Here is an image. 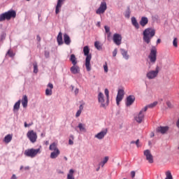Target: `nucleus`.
Returning a JSON list of instances; mask_svg holds the SVG:
<instances>
[{"label": "nucleus", "instance_id": "f257e3e1", "mask_svg": "<svg viewBox=\"0 0 179 179\" xmlns=\"http://www.w3.org/2000/svg\"><path fill=\"white\" fill-rule=\"evenodd\" d=\"M156 34V30H155L152 28H147L145 29L143 32V40L147 44H149L150 43V41L153 37H155V35Z\"/></svg>", "mask_w": 179, "mask_h": 179}, {"label": "nucleus", "instance_id": "f03ea898", "mask_svg": "<svg viewBox=\"0 0 179 179\" xmlns=\"http://www.w3.org/2000/svg\"><path fill=\"white\" fill-rule=\"evenodd\" d=\"M84 55L86 57L85 59V67L87 72L92 71V65H90V61H92V54H90V49L89 46H85L83 48Z\"/></svg>", "mask_w": 179, "mask_h": 179}, {"label": "nucleus", "instance_id": "7ed1b4c3", "mask_svg": "<svg viewBox=\"0 0 179 179\" xmlns=\"http://www.w3.org/2000/svg\"><path fill=\"white\" fill-rule=\"evenodd\" d=\"M105 95L106 96V100L104 99V94L103 93L99 92L98 94L99 103H101V107H106L110 103V92L108 89H105Z\"/></svg>", "mask_w": 179, "mask_h": 179}, {"label": "nucleus", "instance_id": "20e7f679", "mask_svg": "<svg viewBox=\"0 0 179 179\" xmlns=\"http://www.w3.org/2000/svg\"><path fill=\"white\" fill-rule=\"evenodd\" d=\"M15 17H16V11L10 10L0 15V22L10 20V19H15Z\"/></svg>", "mask_w": 179, "mask_h": 179}, {"label": "nucleus", "instance_id": "39448f33", "mask_svg": "<svg viewBox=\"0 0 179 179\" xmlns=\"http://www.w3.org/2000/svg\"><path fill=\"white\" fill-rule=\"evenodd\" d=\"M49 150L52 151L50 154V159H57V156H59L61 152L58 149V144L57 143H52L49 147Z\"/></svg>", "mask_w": 179, "mask_h": 179}, {"label": "nucleus", "instance_id": "423d86ee", "mask_svg": "<svg viewBox=\"0 0 179 179\" xmlns=\"http://www.w3.org/2000/svg\"><path fill=\"white\" fill-rule=\"evenodd\" d=\"M148 58L151 64H155L156 62V60L157 59V48H156V46L151 47Z\"/></svg>", "mask_w": 179, "mask_h": 179}, {"label": "nucleus", "instance_id": "0eeeda50", "mask_svg": "<svg viewBox=\"0 0 179 179\" xmlns=\"http://www.w3.org/2000/svg\"><path fill=\"white\" fill-rule=\"evenodd\" d=\"M148 111V107H145L143 108L134 117L135 121L138 124H141L144 118H145V113Z\"/></svg>", "mask_w": 179, "mask_h": 179}, {"label": "nucleus", "instance_id": "6e6552de", "mask_svg": "<svg viewBox=\"0 0 179 179\" xmlns=\"http://www.w3.org/2000/svg\"><path fill=\"white\" fill-rule=\"evenodd\" d=\"M40 153V148L38 149H34V148H31L25 150L24 155L25 156H27V157H36L37 155Z\"/></svg>", "mask_w": 179, "mask_h": 179}, {"label": "nucleus", "instance_id": "1a4fd4ad", "mask_svg": "<svg viewBox=\"0 0 179 179\" xmlns=\"http://www.w3.org/2000/svg\"><path fill=\"white\" fill-rule=\"evenodd\" d=\"M27 136L31 143H36V142H37V133L34 130H29L27 133Z\"/></svg>", "mask_w": 179, "mask_h": 179}, {"label": "nucleus", "instance_id": "9d476101", "mask_svg": "<svg viewBox=\"0 0 179 179\" xmlns=\"http://www.w3.org/2000/svg\"><path fill=\"white\" fill-rule=\"evenodd\" d=\"M158 75L159 66H157L155 71H150L149 72H148L146 74V77L148 78V79H155V78H157Z\"/></svg>", "mask_w": 179, "mask_h": 179}, {"label": "nucleus", "instance_id": "9b49d317", "mask_svg": "<svg viewBox=\"0 0 179 179\" xmlns=\"http://www.w3.org/2000/svg\"><path fill=\"white\" fill-rule=\"evenodd\" d=\"M106 10H107V3L103 1L101 3V5L99 7V8L96 10V15H101L104 13Z\"/></svg>", "mask_w": 179, "mask_h": 179}, {"label": "nucleus", "instance_id": "f8f14e48", "mask_svg": "<svg viewBox=\"0 0 179 179\" xmlns=\"http://www.w3.org/2000/svg\"><path fill=\"white\" fill-rule=\"evenodd\" d=\"M125 94V92L124 90L120 89L117 92V95L116 97V103L117 106H120V102L122 101V99H124V96Z\"/></svg>", "mask_w": 179, "mask_h": 179}, {"label": "nucleus", "instance_id": "ddd939ff", "mask_svg": "<svg viewBox=\"0 0 179 179\" xmlns=\"http://www.w3.org/2000/svg\"><path fill=\"white\" fill-rule=\"evenodd\" d=\"M169 129L170 127H169V126H160L156 129V131L158 132V134H162V135H164V134H167Z\"/></svg>", "mask_w": 179, "mask_h": 179}, {"label": "nucleus", "instance_id": "4468645a", "mask_svg": "<svg viewBox=\"0 0 179 179\" xmlns=\"http://www.w3.org/2000/svg\"><path fill=\"white\" fill-rule=\"evenodd\" d=\"M144 156H145L146 160H148V163H153V155H152V152H150V150H145L144 151Z\"/></svg>", "mask_w": 179, "mask_h": 179}, {"label": "nucleus", "instance_id": "2eb2a0df", "mask_svg": "<svg viewBox=\"0 0 179 179\" xmlns=\"http://www.w3.org/2000/svg\"><path fill=\"white\" fill-rule=\"evenodd\" d=\"M122 41V36L120 34H115L113 35V42L116 45H120L121 41Z\"/></svg>", "mask_w": 179, "mask_h": 179}, {"label": "nucleus", "instance_id": "dca6fc26", "mask_svg": "<svg viewBox=\"0 0 179 179\" xmlns=\"http://www.w3.org/2000/svg\"><path fill=\"white\" fill-rule=\"evenodd\" d=\"M48 88L45 90V96H52V89H54V85L49 83L48 84Z\"/></svg>", "mask_w": 179, "mask_h": 179}, {"label": "nucleus", "instance_id": "f3484780", "mask_svg": "<svg viewBox=\"0 0 179 179\" xmlns=\"http://www.w3.org/2000/svg\"><path fill=\"white\" fill-rule=\"evenodd\" d=\"M134 101H135V96L129 95L127 98L126 106H127V107H129V106H132V104H134Z\"/></svg>", "mask_w": 179, "mask_h": 179}, {"label": "nucleus", "instance_id": "a211bd4d", "mask_svg": "<svg viewBox=\"0 0 179 179\" xmlns=\"http://www.w3.org/2000/svg\"><path fill=\"white\" fill-rule=\"evenodd\" d=\"M107 135V129L100 131L96 135H95V138L97 139H103Z\"/></svg>", "mask_w": 179, "mask_h": 179}, {"label": "nucleus", "instance_id": "6ab92c4d", "mask_svg": "<svg viewBox=\"0 0 179 179\" xmlns=\"http://www.w3.org/2000/svg\"><path fill=\"white\" fill-rule=\"evenodd\" d=\"M64 2H65V0H58L55 9L56 15H58V13H59V10L62 7V3H64Z\"/></svg>", "mask_w": 179, "mask_h": 179}, {"label": "nucleus", "instance_id": "aec40b11", "mask_svg": "<svg viewBox=\"0 0 179 179\" xmlns=\"http://www.w3.org/2000/svg\"><path fill=\"white\" fill-rule=\"evenodd\" d=\"M149 23V20L146 17H142L141 20L140 21V24L142 26V27H145L146 24Z\"/></svg>", "mask_w": 179, "mask_h": 179}, {"label": "nucleus", "instance_id": "412c9836", "mask_svg": "<svg viewBox=\"0 0 179 179\" xmlns=\"http://www.w3.org/2000/svg\"><path fill=\"white\" fill-rule=\"evenodd\" d=\"M71 72L73 73V75H76V73H79L80 72V69L78 66L73 65L71 68Z\"/></svg>", "mask_w": 179, "mask_h": 179}, {"label": "nucleus", "instance_id": "4be33fe9", "mask_svg": "<svg viewBox=\"0 0 179 179\" xmlns=\"http://www.w3.org/2000/svg\"><path fill=\"white\" fill-rule=\"evenodd\" d=\"M21 103L24 108H26V107H27V103H29V99L26 95L23 96Z\"/></svg>", "mask_w": 179, "mask_h": 179}, {"label": "nucleus", "instance_id": "5701e85b", "mask_svg": "<svg viewBox=\"0 0 179 179\" xmlns=\"http://www.w3.org/2000/svg\"><path fill=\"white\" fill-rule=\"evenodd\" d=\"M13 138V135L8 134L4 137L3 142H5V143H9L12 141Z\"/></svg>", "mask_w": 179, "mask_h": 179}, {"label": "nucleus", "instance_id": "b1692460", "mask_svg": "<svg viewBox=\"0 0 179 179\" xmlns=\"http://www.w3.org/2000/svg\"><path fill=\"white\" fill-rule=\"evenodd\" d=\"M57 40L59 45H62V44H64V41H62V32L59 33Z\"/></svg>", "mask_w": 179, "mask_h": 179}, {"label": "nucleus", "instance_id": "393cba45", "mask_svg": "<svg viewBox=\"0 0 179 179\" xmlns=\"http://www.w3.org/2000/svg\"><path fill=\"white\" fill-rule=\"evenodd\" d=\"M64 41L66 44V45H69V44H71V38L66 34L64 35Z\"/></svg>", "mask_w": 179, "mask_h": 179}, {"label": "nucleus", "instance_id": "a878e982", "mask_svg": "<svg viewBox=\"0 0 179 179\" xmlns=\"http://www.w3.org/2000/svg\"><path fill=\"white\" fill-rule=\"evenodd\" d=\"M131 23L136 29H139V23H138V21L136 20V18L134 17H131Z\"/></svg>", "mask_w": 179, "mask_h": 179}, {"label": "nucleus", "instance_id": "bb28decb", "mask_svg": "<svg viewBox=\"0 0 179 179\" xmlns=\"http://www.w3.org/2000/svg\"><path fill=\"white\" fill-rule=\"evenodd\" d=\"M19 108H20V100L17 101L13 106V111L16 113V111H19Z\"/></svg>", "mask_w": 179, "mask_h": 179}, {"label": "nucleus", "instance_id": "cd10ccee", "mask_svg": "<svg viewBox=\"0 0 179 179\" xmlns=\"http://www.w3.org/2000/svg\"><path fill=\"white\" fill-rule=\"evenodd\" d=\"M70 61L73 65H76V64H78V61H76V57L73 54L71 55Z\"/></svg>", "mask_w": 179, "mask_h": 179}, {"label": "nucleus", "instance_id": "c85d7f7f", "mask_svg": "<svg viewBox=\"0 0 179 179\" xmlns=\"http://www.w3.org/2000/svg\"><path fill=\"white\" fill-rule=\"evenodd\" d=\"M121 53L124 59H129V55H128V52L127 51H125V50L122 49Z\"/></svg>", "mask_w": 179, "mask_h": 179}, {"label": "nucleus", "instance_id": "c756f323", "mask_svg": "<svg viewBox=\"0 0 179 179\" xmlns=\"http://www.w3.org/2000/svg\"><path fill=\"white\" fill-rule=\"evenodd\" d=\"M73 173H75L73 169H70L69 173L67 175V179H75V176H73Z\"/></svg>", "mask_w": 179, "mask_h": 179}, {"label": "nucleus", "instance_id": "7c9ffc66", "mask_svg": "<svg viewBox=\"0 0 179 179\" xmlns=\"http://www.w3.org/2000/svg\"><path fill=\"white\" fill-rule=\"evenodd\" d=\"M158 102L157 101H155L152 103H150V105L145 106L147 107V110L148 108H153L154 107H156V106H157Z\"/></svg>", "mask_w": 179, "mask_h": 179}, {"label": "nucleus", "instance_id": "2f4dec72", "mask_svg": "<svg viewBox=\"0 0 179 179\" xmlns=\"http://www.w3.org/2000/svg\"><path fill=\"white\" fill-rule=\"evenodd\" d=\"M108 162V157H105L103 160L99 164L101 167H104V164Z\"/></svg>", "mask_w": 179, "mask_h": 179}, {"label": "nucleus", "instance_id": "473e14b6", "mask_svg": "<svg viewBox=\"0 0 179 179\" xmlns=\"http://www.w3.org/2000/svg\"><path fill=\"white\" fill-rule=\"evenodd\" d=\"M34 73H37L38 72V66L37 65V62H34Z\"/></svg>", "mask_w": 179, "mask_h": 179}, {"label": "nucleus", "instance_id": "72a5a7b5", "mask_svg": "<svg viewBox=\"0 0 179 179\" xmlns=\"http://www.w3.org/2000/svg\"><path fill=\"white\" fill-rule=\"evenodd\" d=\"M173 45L176 48H177V47H178V39L177 38H174V39L173 41Z\"/></svg>", "mask_w": 179, "mask_h": 179}, {"label": "nucleus", "instance_id": "f704fd0d", "mask_svg": "<svg viewBox=\"0 0 179 179\" xmlns=\"http://www.w3.org/2000/svg\"><path fill=\"white\" fill-rule=\"evenodd\" d=\"M94 47L97 49V50H101V45H100V42H99V41H96L95 43H94Z\"/></svg>", "mask_w": 179, "mask_h": 179}, {"label": "nucleus", "instance_id": "c9c22d12", "mask_svg": "<svg viewBox=\"0 0 179 179\" xmlns=\"http://www.w3.org/2000/svg\"><path fill=\"white\" fill-rule=\"evenodd\" d=\"M78 128H79L80 131H86V129L85 128V124H83L82 123L78 124Z\"/></svg>", "mask_w": 179, "mask_h": 179}, {"label": "nucleus", "instance_id": "e433bc0d", "mask_svg": "<svg viewBox=\"0 0 179 179\" xmlns=\"http://www.w3.org/2000/svg\"><path fill=\"white\" fill-rule=\"evenodd\" d=\"M106 33H108V37H110V36H111V32H110V27L105 26L104 27Z\"/></svg>", "mask_w": 179, "mask_h": 179}, {"label": "nucleus", "instance_id": "4c0bfd02", "mask_svg": "<svg viewBox=\"0 0 179 179\" xmlns=\"http://www.w3.org/2000/svg\"><path fill=\"white\" fill-rule=\"evenodd\" d=\"M7 55H9V57H15V53H13V51L9 50L7 52Z\"/></svg>", "mask_w": 179, "mask_h": 179}, {"label": "nucleus", "instance_id": "58836bf2", "mask_svg": "<svg viewBox=\"0 0 179 179\" xmlns=\"http://www.w3.org/2000/svg\"><path fill=\"white\" fill-rule=\"evenodd\" d=\"M103 69H104V72H106V73H107V72H108V66H107V63H106L103 65Z\"/></svg>", "mask_w": 179, "mask_h": 179}, {"label": "nucleus", "instance_id": "ea45409f", "mask_svg": "<svg viewBox=\"0 0 179 179\" xmlns=\"http://www.w3.org/2000/svg\"><path fill=\"white\" fill-rule=\"evenodd\" d=\"M80 114H82V110H78L76 114V117H80Z\"/></svg>", "mask_w": 179, "mask_h": 179}, {"label": "nucleus", "instance_id": "a19ab883", "mask_svg": "<svg viewBox=\"0 0 179 179\" xmlns=\"http://www.w3.org/2000/svg\"><path fill=\"white\" fill-rule=\"evenodd\" d=\"M135 176H136V172H135V171H132L131 172V178H135Z\"/></svg>", "mask_w": 179, "mask_h": 179}, {"label": "nucleus", "instance_id": "79ce46f5", "mask_svg": "<svg viewBox=\"0 0 179 179\" xmlns=\"http://www.w3.org/2000/svg\"><path fill=\"white\" fill-rule=\"evenodd\" d=\"M117 49H115L113 52V57H117Z\"/></svg>", "mask_w": 179, "mask_h": 179}, {"label": "nucleus", "instance_id": "37998d69", "mask_svg": "<svg viewBox=\"0 0 179 179\" xmlns=\"http://www.w3.org/2000/svg\"><path fill=\"white\" fill-rule=\"evenodd\" d=\"M33 124V122H31V123H30V124H27V122H24V127H25V128H27V127H31V125Z\"/></svg>", "mask_w": 179, "mask_h": 179}, {"label": "nucleus", "instance_id": "c03bdc74", "mask_svg": "<svg viewBox=\"0 0 179 179\" xmlns=\"http://www.w3.org/2000/svg\"><path fill=\"white\" fill-rule=\"evenodd\" d=\"M45 58H48V57H50V52L48 51H45Z\"/></svg>", "mask_w": 179, "mask_h": 179}, {"label": "nucleus", "instance_id": "a18cd8bd", "mask_svg": "<svg viewBox=\"0 0 179 179\" xmlns=\"http://www.w3.org/2000/svg\"><path fill=\"white\" fill-rule=\"evenodd\" d=\"M166 106H168L169 108H171V103L170 101L166 102Z\"/></svg>", "mask_w": 179, "mask_h": 179}, {"label": "nucleus", "instance_id": "49530a36", "mask_svg": "<svg viewBox=\"0 0 179 179\" xmlns=\"http://www.w3.org/2000/svg\"><path fill=\"white\" fill-rule=\"evenodd\" d=\"M136 145L137 148H139L141 146V145H139V139L136 140Z\"/></svg>", "mask_w": 179, "mask_h": 179}, {"label": "nucleus", "instance_id": "de8ad7c7", "mask_svg": "<svg viewBox=\"0 0 179 179\" xmlns=\"http://www.w3.org/2000/svg\"><path fill=\"white\" fill-rule=\"evenodd\" d=\"M36 40H37L38 41H41V37H40V35H37V36H36Z\"/></svg>", "mask_w": 179, "mask_h": 179}, {"label": "nucleus", "instance_id": "09e8293b", "mask_svg": "<svg viewBox=\"0 0 179 179\" xmlns=\"http://www.w3.org/2000/svg\"><path fill=\"white\" fill-rule=\"evenodd\" d=\"M69 145H73V141L71 138L69 140Z\"/></svg>", "mask_w": 179, "mask_h": 179}, {"label": "nucleus", "instance_id": "8fccbe9b", "mask_svg": "<svg viewBox=\"0 0 179 179\" xmlns=\"http://www.w3.org/2000/svg\"><path fill=\"white\" fill-rule=\"evenodd\" d=\"M75 92V94H78L79 93V89L78 88H76L74 91Z\"/></svg>", "mask_w": 179, "mask_h": 179}, {"label": "nucleus", "instance_id": "3c124183", "mask_svg": "<svg viewBox=\"0 0 179 179\" xmlns=\"http://www.w3.org/2000/svg\"><path fill=\"white\" fill-rule=\"evenodd\" d=\"M11 179H17V178L16 177V175L13 174L11 177Z\"/></svg>", "mask_w": 179, "mask_h": 179}, {"label": "nucleus", "instance_id": "603ef678", "mask_svg": "<svg viewBox=\"0 0 179 179\" xmlns=\"http://www.w3.org/2000/svg\"><path fill=\"white\" fill-rule=\"evenodd\" d=\"M160 43H162V40L157 39V44H160Z\"/></svg>", "mask_w": 179, "mask_h": 179}, {"label": "nucleus", "instance_id": "864d4df0", "mask_svg": "<svg viewBox=\"0 0 179 179\" xmlns=\"http://www.w3.org/2000/svg\"><path fill=\"white\" fill-rule=\"evenodd\" d=\"M79 110H80V111H82V110H83V105L80 106V109Z\"/></svg>", "mask_w": 179, "mask_h": 179}, {"label": "nucleus", "instance_id": "5fc2aeb1", "mask_svg": "<svg viewBox=\"0 0 179 179\" xmlns=\"http://www.w3.org/2000/svg\"><path fill=\"white\" fill-rule=\"evenodd\" d=\"M70 139H72V140H73V139H74V138H73V135H71V136H70Z\"/></svg>", "mask_w": 179, "mask_h": 179}, {"label": "nucleus", "instance_id": "6e6d98bb", "mask_svg": "<svg viewBox=\"0 0 179 179\" xmlns=\"http://www.w3.org/2000/svg\"><path fill=\"white\" fill-rule=\"evenodd\" d=\"M24 169V170H29L30 168L29 166H26Z\"/></svg>", "mask_w": 179, "mask_h": 179}, {"label": "nucleus", "instance_id": "4d7b16f0", "mask_svg": "<svg viewBox=\"0 0 179 179\" xmlns=\"http://www.w3.org/2000/svg\"><path fill=\"white\" fill-rule=\"evenodd\" d=\"M96 26H98V27H100V22H97Z\"/></svg>", "mask_w": 179, "mask_h": 179}, {"label": "nucleus", "instance_id": "13d9d810", "mask_svg": "<svg viewBox=\"0 0 179 179\" xmlns=\"http://www.w3.org/2000/svg\"><path fill=\"white\" fill-rule=\"evenodd\" d=\"M130 143H131V145H132L134 143H136V141H132L130 142Z\"/></svg>", "mask_w": 179, "mask_h": 179}, {"label": "nucleus", "instance_id": "bf43d9fd", "mask_svg": "<svg viewBox=\"0 0 179 179\" xmlns=\"http://www.w3.org/2000/svg\"><path fill=\"white\" fill-rule=\"evenodd\" d=\"M100 170V166L96 169V171H99Z\"/></svg>", "mask_w": 179, "mask_h": 179}, {"label": "nucleus", "instance_id": "052dcab7", "mask_svg": "<svg viewBox=\"0 0 179 179\" xmlns=\"http://www.w3.org/2000/svg\"><path fill=\"white\" fill-rule=\"evenodd\" d=\"M20 170H23V166H20Z\"/></svg>", "mask_w": 179, "mask_h": 179}, {"label": "nucleus", "instance_id": "680f3d73", "mask_svg": "<svg viewBox=\"0 0 179 179\" xmlns=\"http://www.w3.org/2000/svg\"><path fill=\"white\" fill-rule=\"evenodd\" d=\"M65 160H68V158L66 157H64Z\"/></svg>", "mask_w": 179, "mask_h": 179}, {"label": "nucleus", "instance_id": "e2e57ef3", "mask_svg": "<svg viewBox=\"0 0 179 179\" xmlns=\"http://www.w3.org/2000/svg\"><path fill=\"white\" fill-rule=\"evenodd\" d=\"M46 145H48V141L46 142Z\"/></svg>", "mask_w": 179, "mask_h": 179}, {"label": "nucleus", "instance_id": "0e129e2a", "mask_svg": "<svg viewBox=\"0 0 179 179\" xmlns=\"http://www.w3.org/2000/svg\"><path fill=\"white\" fill-rule=\"evenodd\" d=\"M152 136H155V134H153Z\"/></svg>", "mask_w": 179, "mask_h": 179}, {"label": "nucleus", "instance_id": "69168bd1", "mask_svg": "<svg viewBox=\"0 0 179 179\" xmlns=\"http://www.w3.org/2000/svg\"><path fill=\"white\" fill-rule=\"evenodd\" d=\"M27 1H30V0H27Z\"/></svg>", "mask_w": 179, "mask_h": 179}]
</instances>
